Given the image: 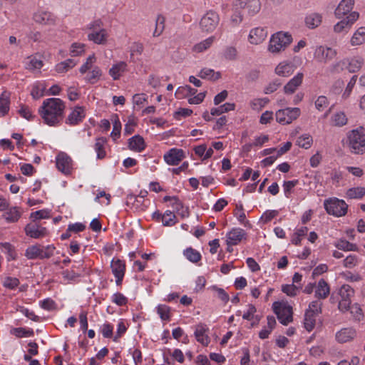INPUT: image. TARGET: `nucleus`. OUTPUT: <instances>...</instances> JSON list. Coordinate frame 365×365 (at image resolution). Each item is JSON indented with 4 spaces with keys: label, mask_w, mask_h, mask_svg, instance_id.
<instances>
[{
    "label": "nucleus",
    "mask_w": 365,
    "mask_h": 365,
    "mask_svg": "<svg viewBox=\"0 0 365 365\" xmlns=\"http://www.w3.org/2000/svg\"><path fill=\"white\" fill-rule=\"evenodd\" d=\"M64 108L65 105L62 100L51 98L43 102L38 112L46 124L53 126L63 120Z\"/></svg>",
    "instance_id": "1"
},
{
    "label": "nucleus",
    "mask_w": 365,
    "mask_h": 365,
    "mask_svg": "<svg viewBox=\"0 0 365 365\" xmlns=\"http://www.w3.org/2000/svg\"><path fill=\"white\" fill-rule=\"evenodd\" d=\"M349 146L355 154L365 153V133L363 129L353 130L348 135Z\"/></svg>",
    "instance_id": "2"
},
{
    "label": "nucleus",
    "mask_w": 365,
    "mask_h": 365,
    "mask_svg": "<svg viewBox=\"0 0 365 365\" xmlns=\"http://www.w3.org/2000/svg\"><path fill=\"white\" fill-rule=\"evenodd\" d=\"M292 36L287 33L278 32L272 35L268 47L272 53H279L284 50L292 42Z\"/></svg>",
    "instance_id": "3"
},
{
    "label": "nucleus",
    "mask_w": 365,
    "mask_h": 365,
    "mask_svg": "<svg viewBox=\"0 0 365 365\" xmlns=\"http://www.w3.org/2000/svg\"><path fill=\"white\" fill-rule=\"evenodd\" d=\"M272 309L277 319L283 325H287L292 322V307L287 302H275L272 304Z\"/></svg>",
    "instance_id": "4"
},
{
    "label": "nucleus",
    "mask_w": 365,
    "mask_h": 365,
    "mask_svg": "<svg viewBox=\"0 0 365 365\" xmlns=\"http://www.w3.org/2000/svg\"><path fill=\"white\" fill-rule=\"evenodd\" d=\"M324 208L328 214L336 217L344 216L347 212L348 205L342 200L329 198L324 200Z\"/></svg>",
    "instance_id": "5"
},
{
    "label": "nucleus",
    "mask_w": 365,
    "mask_h": 365,
    "mask_svg": "<svg viewBox=\"0 0 365 365\" xmlns=\"http://www.w3.org/2000/svg\"><path fill=\"white\" fill-rule=\"evenodd\" d=\"M54 250L53 245H48L43 249L41 245H36L28 247L25 255L28 259H48L53 256Z\"/></svg>",
    "instance_id": "6"
},
{
    "label": "nucleus",
    "mask_w": 365,
    "mask_h": 365,
    "mask_svg": "<svg viewBox=\"0 0 365 365\" xmlns=\"http://www.w3.org/2000/svg\"><path fill=\"white\" fill-rule=\"evenodd\" d=\"M301 111L299 108H286L276 112V120L278 123L286 125L291 123L300 115Z\"/></svg>",
    "instance_id": "7"
},
{
    "label": "nucleus",
    "mask_w": 365,
    "mask_h": 365,
    "mask_svg": "<svg viewBox=\"0 0 365 365\" xmlns=\"http://www.w3.org/2000/svg\"><path fill=\"white\" fill-rule=\"evenodd\" d=\"M354 291L349 284H344L339 290V295L341 299L339 302V309L342 312H346L350 307L351 303V298L354 296Z\"/></svg>",
    "instance_id": "8"
},
{
    "label": "nucleus",
    "mask_w": 365,
    "mask_h": 365,
    "mask_svg": "<svg viewBox=\"0 0 365 365\" xmlns=\"http://www.w3.org/2000/svg\"><path fill=\"white\" fill-rule=\"evenodd\" d=\"M218 14L212 11L207 12L201 19L200 26L201 29L205 32L213 31L219 24Z\"/></svg>",
    "instance_id": "9"
},
{
    "label": "nucleus",
    "mask_w": 365,
    "mask_h": 365,
    "mask_svg": "<svg viewBox=\"0 0 365 365\" xmlns=\"http://www.w3.org/2000/svg\"><path fill=\"white\" fill-rule=\"evenodd\" d=\"M234 7L236 9H245L250 15H255L261 9L259 0H235Z\"/></svg>",
    "instance_id": "10"
},
{
    "label": "nucleus",
    "mask_w": 365,
    "mask_h": 365,
    "mask_svg": "<svg viewBox=\"0 0 365 365\" xmlns=\"http://www.w3.org/2000/svg\"><path fill=\"white\" fill-rule=\"evenodd\" d=\"M336 55V51L329 47L320 46L314 51V57L320 62H327L332 60Z\"/></svg>",
    "instance_id": "11"
},
{
    "label": "nucleus",
    "mask_w": 365,
    "mask_h": 365,
    "mask_svg": "<svg viewBox=\"0 0 365 365\" xmlns=\"http://www.w3.org/2000/svg\"><path fill=\"white\" fill-rule=\"evenodd\" d=\"M24 230L27 236L35 239L47 235L46 228L41 226L35 221L28 224L25 227Z\"/></svg>",
    "instance_id": "12"
},
{
    "label": "nucleus",
    "mask_w": 365,
    "mask_h": 365,
    "mask_svg": "<svg viewBox=\"0 0 365 365\" xmlns=\"http://www.w3.org/2000/svg\"><path fill=\"white\" fill-rule=\"evenodd\" d=\"M359 16L358 12H351L346 19H342L334 26V31L336 33H340L349 29L352 24L359 19Z\"/></svg>",
    "instance_id": "13"
},
{
    "label": "nucleus",
    "mask_w": 365,
    "mask_h": 365,
    "mask_svg": "<svg viewBox=\"0 0 365 365\" xmlns=\"http://www.w3.org/2000/svg\"><path fill=\"white\" fill-rule=\"evenodd\" d=\"M72 160L65 153H60L56 157V167L64 174H69L71 170Z\"/></svg>",
    "instance_id": "14"
},
{
    "label": "nucleus",
    "mask_w": 365,
    "mask_h": 365,
    "mask_svg": "<svg viewBox=\"0 0 365 365\" xmlns=\"http://www.w3.org/2000/svg\"><path fill=\"white\" fill-rule=\"evenodd\" d=\"M185 158L182 149L172 148L164 155V160L168 165H178Z\"/></svg>",
    "instance_id": "15"
},
{
    "label": "nucleus",
    "mask_w": 365,
    "mask_h": 365,
    "mask_svg": "<svg viewBox=\"0 0 365 365\" xmlns=\"http://www.w3.org/2000/svg\"><path fill=\"white\" fill-rule=\"evenodd\" d=\"M35 22L43 25H53L56 22V17L53 14L48 11H38L34 14Z\"/></svg>",
    "instance_id": "16"
},
{
    "label": "nucleus",
    "mask_w": 365,
    "mask_h": 365,
    "mask_svg": "<svg viewBox=\"0 0 365 365\" xmlns=\"http://www.w3.org/2000/svg\"><path fill=\"white\" fill-rule=\"evenodd\" d=\"M246 232L240 228H234L227 235V244L228 245H236L245 237Z\"/></svg>",
    "instance_id": "17"
},
{
    "label": "nucleus",
    "mask_w": 365,
    "mask_h": 365,
    "mask_svg": "<svg viewBox=\"0 0 365 365\" xmlns=\"http://www.w3.org/2000/svg\"><path fill=\"white\" fill-rule=\"evenodd\" d=\"M84 118L85 113L83 108L76 106L66 118V123L71 125H75L81 122Z\"/></svg>",
    "instance_id": "18"
},
{
    "label": "nucleus",
    "mask_w": 365,
    "mask_h": 365,
    "mask_svg": "<svg viewBox=\"0 0 365 365\" xmlns=\"http://www.w3.org/2000/svg\"><path fill=\"white\" fill-rule=\"evenodd\" d=\"M304 78L302 73H298L284 86V92L286 94H292L302 84Z\"/></svg>",
    "instance_id": "19"
},
{
    "label": "nucleus",
    "mask_w": 365,
    "mask_h": 365,
    "mask_svg": "<svg viewBox=\"0 0 365 365\" xmlns=\"http://www.w3.org/2000/svg\"><path fill=\"white\" fill-rule=\"evenodd\" d=\"M295 66L293 63L283 61L279 63L275 68V73L279 76L289 77L294 71Z\"/></svg>",
    "instance_id": "20"
},
{
    "label": "nucleus",
    "mask_w": 365,
    "mask_h": 365,
    "mask_svg": "<svg viewBox=\"0 0 365 365\" xmlns=\"http://www.w3.org/2000/svg\"><path fill=\"white\" fill-rule=\"evenodd\" d=\"M356 336V331L354 329L348 327L341 329L336 334V339L339 343L348 342Z\"/></svg>",
    "instance_id": "21"
},
{
    "label": "nucleus",
    "mask_w": 365,
    "mask_h": 365,
    "mask_svg": "<svg viewBox=\"0 0 365 365\" xmlns=\"http://www.w3.org/2000/svg\"><path fill=\"white\" fill-rule=\"evenodd\" d=\"M267 31L263 28H255L249 34V41L252 44H259L267 37Z\"/></svg>",
    "instance_id": "22"
},
{
    "label": "nucleus",
    "mask_w": 365,
    "mask_h": 365,
    "mask_svg": "<svg viewBox=\"0 0 365 365\" xmlns=\"http://www.w3.org/2000/svg\"><path fill=\"white\" fill-rule=\"evenodd\" d=\"M153 218L158 221L162 220L164 226H172L175 225L174 220L176 218L175 215L170 210H167L164 215H161L159 212H155L153 215Z\"/></svg>",
    "instance_id": "23"
},
{
    "label": "nucleus",
    "mask_w": 365,
    "mask_h": 365,
    "mask_svg": "<svg viewBox=\"0 0 365 365\" xmlns=\"http://www.w3.org/2000/svg\"><path fill=\"white\" fill-rule=\"evenodd\" d=\"M354 3V0H342L335 10L336 16L341 19L353 9Z\"/></svg>",
    "instance_id": "24"
},
{
    "label": "nucleus",
    "mask_w": 365,
    "mask_h": 365,
    "mask_svg": "<svg viewBox=\"0 0 365 365\" xmlns=\"http://www.w3.org/2000/svg\"><path fill=\"white\" fill-rule=\"evenodd\" d=\"M128 148L130 150L135 152H141L145 148V140L139 135H134L128 140Z\"/></svg>",
    "instance_id": "25"
},
{
    "label": "nucleus",
    "mask_w": 365,
    "mask_h": 365,
    "mask_svg": "<svg viewBox=\"0 0 365 365\" xmlns=\"http://www.w3.org/2000/svg\"><path fill=\"white\" fill-rule=\"evenodd\" d=\"M207 331H208V329L206 327L205 325H203V324H198L196 327V329L195 331V336L197 341L198 342L201 343L204 346H207L210 342L209 337L206 334V332Z\"/></svg>",
    "instance_id": "26"
},
{
    "label": "nucleus",
    "mask_w": 365,
    "mask_h": 365,
    "mask_svg": "<svg viewBox=\"0 0 365 365\" xmlns=\"http://www.w3.org/2000/svg\"><path fill=\"white\" fill-rule=\"evenodd\" d=\"M108 34L106 29H101L99 31H93L89 34L88 38L97 44H104L107 41Z\"/></svg>",
    "instance_id": "27"
},
{
    "label": "nucleus",
    "mask_w": 365,
    "mask_h": 365,
    "mask_svg": "<svg viewBox=\"0 0 365 365\" xmlns=\"http://www.w3.org/2000/svg\"><path fill=\"white\" fill-rule=\"evenodd\" d=\"M329 292L330 289L328 283L324 279H321L315 291V297L319 299H325L328 297Z\"/></svg>",
    "instance_id": "28"
},
{
    "label": "nucleus",
    "mask_w": 365,
    "mask_h": 365,
    "mask_svg": "<svg viewBox=\"0 0 365 365\" xmlns=\"http://www.w3.org/2000/svg\"><path fill=\"white\" fill-rule=\"evenodd\" d=\"M110 267L114 276H124L125 272V264L123 261L117 259L111 261Z\"/></svg>",
    "instance_id": "29"
},
{
    "label": "nucleus",
    "mask_w": 365,
    "mask_h": 365,
    "mask_svg": "<svg viewBox=\"0 0 365 365\" xmlns=\"http://www.w3.org/2000/svg\"><path fill=\"white\" fill-rule=\"evenodd\" d=\"M183 255L187 260L192 263H197L202 258L201 254L192 247L185 249L183 251Z\"/></svg>",
    "instance_id": "30"
},
{
    "label": "nucleus",
    "mask_w": 365,
    "mask_h": 365,
    "mask_svg": "<svg viewBox=\"0 0 365 365\" xmlns=\"http://www.w3.org/2000/svg\"><path fill=\"white\" fill-rule=\"evenodd\" d=\"M10 95L4 91L0 96V114L5 115L9 110Z\"/></svg>",
    "instance_id": "31"
},
{
    "label": "nucleus",
    "mask_w": 365,
    "mask_h": 365,
    "mask_svg": "<svg viewBox=\"0 0 365 365\" xmlns=\"http://www.w3.org/2000/svg\"><path fill=\"white\" fill-rule=\"evenodd\" d=\"M127 64L124 61H120L115 65L109 70V74L114 80L120 78L121 73L124 72Z\"/></svg>",
    "instance_id": "32"
},
{
    "label": "nucleus",
    "mask_w": 365,
    "mask_h": 365,
    "mask_svg": "<svg viewBox=\"0 0 365 365\" xmlns=\"http://www.w3.org/2000/svg\"><path fill=\"white\" fill-rule=\"evenodd\" d=\"M305 23L309 29L317 28L322 23V16L317 13L311 14L306 17Z\"/></svg>",
    "instance_id": "33"
},
{
    "label": "nucleus",
    "mask_w": 365,
    "mask_h": 365,
    "mask_svg": "<svg viewBox=\"0 0 365 365\" xmlns=\"http://www.w3.org/2000/svg\"><path fill=\"white\" fill-rule=\"evenodd\" d=\"M317 314H313V311H306L304 314V328L311 331L315 326Z\"/></svg>",
    "instance_id": "34"
},
{
    "label": "nucleus",
    "mask_w": 365,
    "mask_h": 365,
    "mask_svg": "<svg viewBox=\"0 0 365 365\" xmlns=\"http://www.w3.org/2000/svg\"><path fill=\"white\" fill-rule=\"evenodd\" d=\"M21 216V212L17 207H11L5 214L4 217L7 222H15L19 220Z\"/></svg>",
    "instance_id": "35"
},
{
    "label": "nucleus",
    "mask_w": 365,
    "mask_h": 365,
    "mask_svg": "<svg viewBox=\"0 0 365 365\" xmlns=\"http://www.w3.org/2000/svg\"><path fill=\"white\" fill-rule=\"evenodd\" d=\"M365 42V27H360L353 35L351 43L353 46L361 45Z\"/></svg>",
    "instance_id": "36"
},
{
    "label": "nucleus",
    "mask_w": 365,
    "mask_h": 365,
    "mask_svg": "<svg viewBox=\"0 0 365 365\" xmlns=\"http://www.w3.org/2000/svg\"><path fill=\"white\" fill-rule=\"evenodd\" d=\"M201 78H207L209 80L216 81L221 77L220 73H215L214 70L211 68H202L198 74Z\"/></svg>",
    "instance_id": "37"
},
{
    "label": "nucleus",
    "mask_w": 365,
    "mask_h": 365,
    "mask_svg": "<svg viewBox=\"0 0 365 365\" xmlns=\"http://www.w3.org/2000/svg\"><path fill=\"white\" fill-rule=\"evenodd\" d=\"M214 41V36L209 37L208 38L200 42L199 43L195 44L193 46L192 50L195 52L201 53L207 50L208 48H210L211 45L213 43Z\"/></svg>",
    "instance_id": "38"
},
{
    "label": "nucleus",
    "mask_w": 365,
    "mask_h": 365,
    "mask_svg": "<svg viewBox=\"0 0 365 365\" xmlns=\"http://www.w3.org/2000/svg\"><path fill=\"white\" fill-rule=\"evenodd\" d=\"M336 247L344 251H358L359 248L356 244L349 242L346 240H340L336 244Z\"/></svg>",
    "instance_id": "39"
},
{
    "label": "nucleus",
    "mask_w": 365,
    "mask_h": 365,
    "mask_svg": "<svg viewBox=\"0 0 365 365\" xmlns=\"http://www.w3.org/2000/svg\"><path fill=\"white\" fill-rule=\"evenodd\" d=\"M346 195L351 199L361 198L365 195V187H356L350 188L347 190Z\"/></svg>",
    "instance_id": "40"
},
{
    "label": "nucleus",
    "mask_w": 365,
    "mask_h": 365,
    "mask_svg": "<svg viewBox=\"0 0 365 365\" xmlns=\"http://www.w3.org/2000/svg\"><path fill=\"white\" fill-rule=\"evenodd\" d=\"M364 63L363 58H354L349 59L348 71L350 73H355L358 71Z\"/></svg>",
    "instance_id": "41"
},
{
    "label": "nucleus",
    "mask_w": 365,
    "mask_h": 365,
    "mask_svg": "<svg viewBox=\"0 0 365 365\" xmlns=\"http://www.w3.org/2000/svg\"><path fill=\"white\" fill-rule=\"evenodd\" d=\"M113 131L111 133V137L115 140L116 138H119L120 135V130H121V123L117 115H115L113 116Z\"/></svg>",
    "instance_id": "42"
},
{
    "label": "nucleus",
    "mask_w": 365,
    "mask_h": 365,
    "mask_svg": "<svg viewBox=\"0 0 365 365\" xmlns=\"http://www.w3.org/2000/svg\"><path fill=\"white\" fill-rule=\"evenodd\" d=\"M157 312L162 320L168 321L170 318V307L165 304H160L157 307Z\"/></svg>",
    "instance_id": "43"
},
{
    "label": "nucleus",
    "mask_w": 365,
    "mask_h": 365,
    "mask_svg": "<svg viewBox=\"0 0 365 365\" xmlns=\"http://www.w3.org/2000/svg\"><path fill=\"white\" fill-rule=\"evenodd\" d=\"M106 140L104 138H99L96 140L95 143V149L97 152L98 158L102 159L106 156V151L104 150L103 145Z\"/></svg>",
    "instance_id": "44"
},
{
    "label": "nucleus",
    "mask_w": 365,
    "mask_h": 365,
    "mask_svg": "<svg viewBox=\"0 0 365 365\" xmlns=\"http://www.w3.org/2000/svg\"><path fill=\"white\" fill-rule=\"evenodd\" d=\"M75 65L76 63L72 59H67L66 61L57 64L56 70L58 73L66 72L69 68H73Z\"/></svg>",
    "instance_id": "45"
},
{
    "label": "nucleus",
    "mask_w": 365,
    "mask_h": 365,
    "mask_svg": "<svg viewBox=\"0 0 365 365\" xmlns=\"http://www.w3.org/2000/svg\"><path fill=\"white\" fill-rule=\"evenodd\" d=\"M165 29V18L158 15L156 19L155 29L153 32V36H159Z\"/></svg>",
    "instance_id": "46"
},
{
    "label": "nucleus",
    "mask_w": 365,
    "mask_h": 365,
    "mask_svg": "<svg viewBox=\"0 0 365 365\" xmlns=\"http://www.w3.org/2000/svg\"><path fill=\"white\" fill-rule=\"evenodd\" d=\"M312 138L309 135H302L297 139V145L303 148L308 149L311 147Z\"/></svg>",
    "instance_id": "47"
},
{
    "label": "nucleus",
    "mask_w": 365,
    "mask_h": 365,
    "mask_svg": "<svg viewBox=\"0 0 365 365\" xmlns=\"http://www.w3.org/2000/svg\"><path fill=\"white\" fill-rule=\"evenodd\" d=\"M18 113H19V115L21 117H23V118H26V120H33L34 118L35 117L32 114V111L30 109V108L28 106H26V105H21L20 106V108L18 110Z\"/></svg>",
    "instance_id": "48"
},
{
    "label": "nucleus",
    "mask_w": 365,
    "mask_h": 365,
    "mask_svg": "<svg viewBox=\"0 0 365 365\" xmlns=\"http://www.w3.org/2000/svg\"><path fill=\"white\" fill-rule=\"evenodd\" d=\"M334 125L336 126H343L346 124L347 118L342 112L336 113L332 117Z\"/></svg>",
    "instance_id": "49"
},
{
    "label": "nucleus",
    "mask_w": 365,
    "mask_h": 365,
    "mask_svg": "<svg viewBox=\"0 0 365 365\" xmlns=\"http://www.w3.org/2000/svg\"><path fill=\"white\" fill-rule=\"evenodd\" d=\"M11 334H14L17 337H24L34 335V331L32 329H26L22 327L14 328L11 330Z\"/></svg>",
    "instance_id": "50"
},
{
    "label": "nucleus",
    "mask_w": 365,
    "mask_h": 365,
    "mask_svg": "<svg viewBox=\"0 0 365 365\" xmlns=\"http://www.w3.org/2000/svg\"><path fill=\"white\" fill-rule=\"evenodd\" d=\"M299 287L294 284L282 285V291L289 297H294L297 294Z\"/></svg>",
    "instance_id": "51"
},
{
    "label": "nucleus",
    "mask_w": 365,
    "mask_h": 365,
    "mask_svg": "<svg viewBox=\"0 0 365 365\" xmlns=\"http://www.w3.org/2000/svg\"><path fill=\"white\" fill-rule=\"evenodd\" d=\"M223 56L227 60H235L237 56V51L234 46H228L225 49Z\"/></svg>",
    "instance_id": "52"
},
{
    "label": "nucleus",
    "mask_w": 365,
    "mask_h": 365,
    "mask_svg": "<svg viewBox=\"0 0 365 365\" xmlns=\"http://www.w3.org/2000/svg\"><path fill=\"white\" fill-rule=\"evenodd\" d=\"M29 58L30 61L26 66V69H39L43 66V62L41 60L37 59L36 57H30Z\"/></svg>",
    "instance_id": "53"
},
{
    "label": "nucleus",
    "mask_w": 365,
    "mask_h": 365,
    "mask_svg": "<svg viewBox=\"0 0 365 365\" xmlns=\"http://www.w3.org/2000/svg\"><path fill=\"white\" fill-rule=\"evenodd\" d=\"M101 76V71L99 68L95 67L87 76V80L91 83H94Z\"/></svg>",
    "instance_id": "54"
},
{
    "label": "nucleus",
    "mask_w": 365,
    "mask_h": 365,
    "mask_svg": "<svg viewBox=\"0 0 365 365\" xmlns=\"http://www.w3.org/2000/svg\"><path fill=\"white\" fill-rule=\"evenodd\" d=\"M358 258L356 255H350L343 261V264L346 268H353L357 264Z\"/></svg>",
    "instance_id": "55"
},
{
    "label": "nucleus",
    "mask_w": 365,
    "mask_h": 365,
    "mask_svg": "<svg viewBox=\"0 0 365 365\" xmlns=\"http://www.w3.org/2000/svg\"><path fill=\"white\" fill-rule=\"evenodd\" d=\"M315 106L318 110H324L328 106V101L327 97L324 96L318 97V98L315 101Z\"/></svg>",
    "instance_id": "56"
},
{
    "label": "nucleus",
    "mask_w": 365,
    "mask_h": 365,
    "mask_svg": "<svg viewBox=\"0 0 365 365\" xmlns=\"http://www.w3.org/2000/svg\"><path fill=\"white\" fill-rule=\"evenodd\" d=\"M282 83L279 79H276L271 82L264 89L267 94L272 93L277 90L282 86Z\"/></svg>",
    "instance_id": "57"
},
{
    "label": "nucleus",
    "mask_w": 365,
    "mask_h": 365,
    "mask_svg": "<svg viewBox=\"0 0 365 365\" xmlns=\"http://www.w3.org/2000/svg\"><path fill=\"white\" fill-rule=\"evenodd\" d=\"M113 302L118 306H124L128 303V299L123 294L117 292L113 296Z\"/></svg>",
    "instance_id": "58"
},
{
    "label": "nucleus",
    "mask_w": 365,
    "mask_h": 365,
    "mask_svg": "<svg viewBox=\"0 0 365 365\" xmlns=\"http://www.w3.org/2000/svg\"><path fill=\"white\" fill-rule=\"evenodd\" d=\"M96 58L94 55L90 56L87 59L86 63L81 67L80 72L81 73H85L87 71L91 68L92 64L96 61Z\"/></svg>",
    "instance_id": "59"
},
{
    "label": "nucleus",
    "mask_w": 365,
    "mask_h": 365,
    "mask_svg": "<svg viewBox=\"0 0 365 365\" xmlns=\"http://www.w3.org/2000/svg\"><path fill=\"white\" fill-rule=\"evenodd\" d=\"M322 303L318 300L313 301L309 304V309L307 311H313V314H319L322 312Z\"/></svg>",
    "instance_id": "60"
},
{
    "label": "nucleus",
    "mask_w": 365,
    "mask_h": 365,
    "mask_svg": "<svg viewBox=\"0 0 365 365\" xmlns=\"http://www.w3.org/2000/svg\"><path fill=\"white\" fill-rule=\"evenodd\" d=\"M349 59H344L339 61L333 66V70L335 72L339 73L345 69L348 70Z\"/></svg>",
    "instance_id": "61"
},
{
    "label": "nucleus",
    "mask_w": 365,
    "mask_h": 365,
    "mask_svg": "<svg viewBox=\"0 0 365 365\" xmlns=\"http://www.w3.org/2000/svg\"><path fill=\"white\" fill-rule=\"evenodd\" d=\"M212 289L217 293L218 298L224 303H227L230 300L228 294L222 288L213 287Z\"/></svg>",
    "instance_id": "62"
},
{
    "label": "nucleus",
    "mask_w": 365,
    "mask_h": 365,
    "mask_svg": "<svg viewBox=\"0 0 365 365\" xmlns=\"http://www.w3.org/2000/svg\"><path fill=\"white\" fill-rule=\"evenodd\" d=\"M356 79H357L356 76H352V78H351L350 81L349 82V83L343 93V96H342L343 98H346L349 96V95L352 91V88H354V86L356 82Z\"/></svg>",
    "instance_id": "63"
},
{
    "label": "nucleus",
    "mask_w": 365,
    "mask_h": 365,
    "mask_svg": "<svg viewBox=\"0 0 365 365\" xmlns=\"http://www.w3.org/2000/svg\"><path fill=\"white\" fill-rule=\"evenodd\" d=\"M19 284V281L17 278L6 277L4 282V286L9 288L14 289Z\"/></svg>",
    "instance_id": "64"
}]
</instances>
